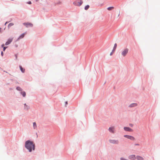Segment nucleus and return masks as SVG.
<instances>
[{"mask_svg": "<svg viewBox=\"0 0 160 160\" xmlns=\"http://www.w3.org/2000/svg\"><path fill=\"white\" fill-rule=\"evenodd\" d=\"M25 147L29 152H31L32 150H35V144L33 142L30 140H28L26 142Z\"/></svg>", "mask_w": 160, "mask_h": 160, "instance_id": "obj_1", "label": "nucleus"}, {"mask_svg": "<svg viewBox=\"0 0 160 160\" xmlns=\"http://www.w3.org/2000/svg\"><path fill=\"white\" fill-rule=\"evenodd\" d=\"M129 51V49L128 48H126L123 49L121 55L123 57H125L128 53Z\"/></svg>", "mask_w": 160, "mask_h": 160, "instance_id": "obj_2", "label": "nucleus"}, {"mask_svg": "<svg viewBox=\"0 0 160 160\" xmlns=\"http://www.w3.org/2000/svg\"><path fill=\"white\" fill-rule=\"evenodd\" d=\"M83 2L82 0H80V2H78L77 1H76L73 2V4L75 6H80L82 3Z\"/></svg>", "mask_w": 160, "mask_h": 160, "instance_id": "obj_3", "label": "nucleus"}, {"mask_svg": "<svg viewBox=\"0 0 160 160\" xmlns=\"http://www.w3.org/2000/svg\"><path fill=\"white\" fill-rule=\"evenodd\" d=\"M124 137L132 141H134L135 140V138L133 136H132L128 135H124Z\"/></svg>", "mask_w": 160, "mask_h": 160, "instance_id": "obj_4", "label": "nucleus"}, {"mask_svg": "<svg viewBox=\"0 0 160 160\" xmlns=\"http://www.w3.org/2000/svg\"><path fill=\"white\" fill-rule=\"evenodd\" d=\"M109 142L113 144H118L119 143V141L117 140H109Z\"/></svg>", "mask_w": 160, "mask_h": 160, "instance_id": "obj_5", "label": "nucleus"}, {"mask_svg": "<svg viewBox=\"0 0 160 160\" xmlns=\"http://www.w3.org/2000/svg\"><path fill=\"white\" fill-rule=\"evenodd\" d=\"M23 24L26 27H32L33 26V25L31 23H23Z\"/></svg>", "mask_w": 160, "mask_h": 160, "instance_id": "obj_6", "label": "nucleus"}, {"mask_svg": "<svg viewBox=\"0 0 160 160\" xmlns=\"http://www.w3.org/2000/svg\"><path fill=\"white\" fill-rule=\"evenodd\" d=\"M108 130L110 132L114 133L115 132V128L114 127H110L109 128Z\"/></svg>", "mask_w": 160, "mask_h": 160, "instance_id": "obj_7", "label": "nucleus"}, {"mask_svg": "<svg viewBox=\"0 0 160 160\" xmlns=\"http://www.w3.org/2000/svg\"><path fill=\"white\" fill-rule=\"evenodd\" d=\"M128 158L130 159L135 160L136 158V157L135 155L133 154L129 155Z\"/></svg>", "mask_w": 160, "mask_h": 160, "instance_id": "obj_8", "label": "nucleus"}, {"mask_svg": "<svg viewBox=\"0 0 160 160\" xmlns=\"http://www.w3.org/2000/svg\"><path fill=\"white\" fill-rule=\"evenodd\" d=\"M124 130L127 131H129V132H132L133 130L131 128H129V127H125L124 128Z\"/></svg>", "mask_w": 160, "mask_h": 160, "instance_id": "obj_9", "label": "nucleus"}, {"mask_svg": "<svg viewBox=\"0 0 160 160\" xmlns=\"http://www.w3.org/2000/svg\"><path fill=\"white\" fill-rule=\"evenodd\" d=\"M12 38H11L9 39H8V41L6 42L5 43V45H8L9 44L11 43V42L12 41Z\"/></svg>", "mask_w": 160, "mask_h": 160, "instance_id": "obj_10", "label": "nucleus"}, {"mask_svg": "<svg viewBox=\"0 0 160 160\" xmlns=\"http://www.w3.org/2000/svg\"><path fill=\"white\" fill-rule=\"evenodd\" d=\"M26 34V33L25 32V33H22V34L18 38V39H22V38H23L24 36V35Z\"/></svg>", "mask_w": 160, "mask_h": 160, "instance_id": "obj_11", "label": "nucleus"}, {"mask_svg": "<svg viewBox=\"0 0 160 160\" xmlns=\"http://www.w3.org/2000/svg\"><path fill=\"white\" fill-rule=\"evenodd\" d=\"M137 106V104L136 103H132L131 104H130L129 105V107H136V106Z\"/></svg>", "mask_w": 160, "mask_h": 160, "instance_id": "obj_12", "label": "nucleus"}, {"mask_svg": "<svg viewBox=\"0 0 160 160\" xmlns=\"http://www.w3.org/2000/svg\"><path fill=\"white\" fill-rule=\"evenodd\" d=\"M136 158L138 160H143L144 158L142 157L139 156H136Z\"/></svg>", "mask_w": 160, "mask_h": 160, "instance_id": "obj_13", "label": "nucleus"}, {"mask_svg": "<svg viewBox=\"0 0 160 160\" xmlns=\"http://www.w3.org/2000/svg\"><path fill=\"white\" fill-rule=\"evenodd\" d=\"M19 68L21 72L23 73L25 71V69L23 68L21 66H19Z\"/></svg>", "mask_w": 160, "mask_h": 160, "instance_id": "obj_14", "label": "nucleus"}, {"mask_svg": "<svg viewBox=\"0 0 160 160\" xmlns=\"http://www.w3.org/2000/svg\"><path fill=\"white\" fill-rule=\"evenodd\" d=\"M117 44L116 43H115L114 45V46L112 50V52H114L117 48Z\"/></svg>", "mask_w": 160, "mask_h": 160, "instance_id": "obj_15", "label": "nucleus"}, {"mask_svg": "<svg viewBox=\"0 0 160 160\" xmlns=\"http://www.w3.org/2000/svg\"><path fill=\"white\" fill-rule=\"evenodd\" d=\"M14 25V23H10L8 26V28H10L11 26H13Z\"/></svg>", "mask_w": 160, "mask_h": 160, "instance_id": "obj_16", "label": "nucleus"}, {"mask_svg": "<svg viewBox=\"0 0 160 160\" xmlns=\"http://www.w3.org/2000/svg\"><path fill=\"white\" fill-rule=\"evenodd\" d=\"M37 125H36V123L35 122H34L33 123V128L34 129H35L36 128H37Z\"/></svg>", "mask_w": 160, "mask_h": 160, "instance_id": "obj_17", "label": "nucleus"}, {"mask_svg": "<svg viewBox=\"0 0 160 160\" xmlns=\"http://www.w3.org/2000/svg\"><path fill=\"white\" fill-rule=\"evenodd\" d=\"M114 8L113 7H109L107 9L108 10H111Z\"/></svg>", "mask_w": 160, "mask_h": 160, "instance_id": "obj_18", "label": "nucleus"}, {"mask_svg": "<svg viewBox=\"0 0 160 160\" xmlns=\"http://www.w3.org/2000/svg\"><path fill=\"white\" fill-rule=\"evenodd\" d=\"M24 106H25L24 108L25 109L28 110L29 109V106L27 105L26 104H24Z\"/></svg>", "mask_w": 160, "mask_h": 160, "instance_id": "obj_19", "label": "nucleus"}, {"mask_svg": "<svg viewBox=\"0 0 160 160\" xmlns=\"http://www.w3.org/2000/svg\"><path fill=\"white\" fill-rule=\"evenodd\" d=\"M21 94L23 96V97H24L26 96V92H21Z\"/></svg>", "mask_w": 160, "mask_h": 160, "instance_id": "obj_20", "label": "nucleus"}, {"mask_svg": "<svg viewBox=\"0 0 160 160\" xmlns=\"http://www.w3.org/2000/svg\"><path fill=\"white\" fill-rule=\"evenodd\" d=\"M89 6L88 5H87L85 7V10H87L89 8Z\"/></svg>", "mask_w": 160, "mask_h": 160, "instance_id": "obj_21", "label": "nucleus"}, {"mask_svg": "<svg viewBox=\"0 0 160 160\" xmlns=\"http://www.w3.org/2000/svg\"><path fill=\"white\" fill-rule=\"evenodd\" d=\"M17 89L19 91H21L22 89L19 87H18L17 88Z\"/></svg>", "mask_w": 160, "mask_h": 160, "instance_id": "obj_22", "label": "nucleus"}, {"mask_svg": "<svg viewBox=\"0 0 160 160\" xmlns=\"http://www.w3.org/2000/svg\"><path fill=\"white\" fill-rule=\"evenodd\" d=\"M120 160H128L127 159H125V158H121Z\"/></svg>", "mask_w": 160, "mask_h": 160, "instance_id": "obj_23", "label": "nucleus"}, {"mask_svg": "<svg viewBox=\"0 0 160 160\" xmlns=\"http://www.w3.org/2000/svg\"><path fill=\"white\" fill-rule=\"evenodd\" d=\"M7 48V47H3V51H5V50Z\"/></svg>", "mask_w": 160, "mask_h": 160, "instance_id": "obj_24", "label": "nucleus"}, {"mask_svg": "<svg viewBox=\"0 0 160 160\" xmlns=\"http://www.w3.org/2000/svg\"><path fill=\"white\" fill-rule=\"evenodd\" d=\"M27 3L29 4H32V2L31 1L28 2Z\"/></svg>", "mask_w": 160, "mask_h": 160, "instance_id": "obj_25", "label": "nucleus"}, {"mask_svg": "<svg viewBox=\"0 0 160 160\" xmlns=\"http://www.w3.org/2000/svg\"><path fill=\"white\" fill-rule=\"evenodd\" d=\"M112 52H112H111L110 54V55L111 56L112 55V54L113 52Z\"/></svg>", "mask_w": 160, "mask_h": 160, "instance_id": "obj_26", "label": "nucleus"}, {"mask_svg": "<svg viewBox=\"0 0 160 160\" xmlns=\"http://www.w3.org/2000/svg\"><path fill=\"white\" fill-rule=\"evenodd\" d=\"M1 55H2V56H3V52H1Z\"/></svg>", "mask_w": 160, "mask_h": 160, "instance_id": "obj_27", "label": "nucleus"}, {"mask_svg": "<svg viewBox=\"0 0 160 160\" xmlns=\"http://www.w3.org/2000/svg\"><path fill=\"white\" fill-rule=\"evenodd\" d=\"M4 44H2V47H4Z\"/></svg>", "mask_w": 160, "mask_h": 160, "instance_id": "obj_28", "label": "nucleus"}, {"mask_svg": "<svg viewBox=\"0 0 160 160\" xmlns=\"http://www.w3.org/2000/svg\"><path fill=\"white\" fill-rule=\"evenodd\" d=\"M135 145L138 146V145H139V144H135Z\"/></svg>", "mask_w": 160, "mask_h": 160, "instance_id": "obj_29", "label": "nucleus"}, {"mask_svg": "<svg viewBox=\"0 0 160 160\" xmlns=\"http://www.w3.org/2000/svg\"><path fill=\"white\" fill-rule=\"evenodd\" d=\"M8 23V22H6V23L5 24V25H6V24H7Z\"/></svg>", "mask_w": 160, "mask_h": 160, "instance_id": "obj_30", "label": "nucleus"}, {"mask_svg": "<svg viewBox=\"0 0 160 160\" xmlns=\"http://www.w3.org/2000/svg\"><path fill=\"white\" fill-rule=\"evenodd\" d=\"M8 23V22H6V23L5 24V25H6V24H7Z\"/></svg>", "mask_w": 160, "mask_h": 160, "instance_id": "obj_31", "label": "nucleus"}, {"mask_svg": "<svg viewBox=\"0 0 160 160\" xmlns=\"http://www.w3.org/2000/svg\"><path fill=\"white\" fill-rule=\"evenodd\" d=\"M65 103H66V105L67 104H68V102H66Z\"/></svg>", "mask_w": 160, "mask_h": 160, "instance_id": "obj_32", "label": "nucleus"}, {"mask_svg": "<svg viewBox=\"0 0 160 160\" xmlns=\"http://www.w3.org/2000/svg\"><path fill=\"white\" fill-rule=\"evenodd\" d=\"M1 29H2V28H0V32H1Z\"/></svg>", "mask_w": 160, "mask_h": 160, "instance_id": "obj_33", "label": "nucleus"}]
</instances>
